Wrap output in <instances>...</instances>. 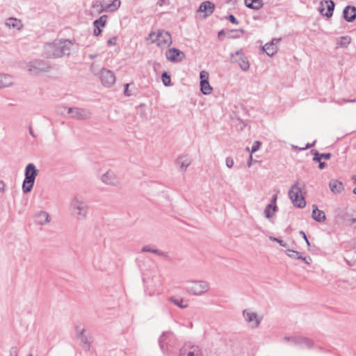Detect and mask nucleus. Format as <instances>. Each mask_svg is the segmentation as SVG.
<instances>
[{
  "mask_svg": "<svg viewBox=\"0 0 356 356\" xmlns=\"http://www.w3.org/2000/svg\"><path fill=\"white\" fill-rule=\"evenodd\" d=\"M214 8L215 5L209 1H207L202 2L200 4L198 10L200 12L206 13V15H207L213 13Z\"/></svg>",
  "mask_w": 356,
  "mask_h": 356,
  "instance_id": "b1692460",
  "label": "nucleus"
},
{
  "mask_svg": "<svg viewBox=\"0 0 356 356\" xmlns=\"http://www.w3.org/2000/svg\"><path fill=\"white\" fill-rule=\"evenodd\" d=\"M10 355L13 356H17V350L16 348H12L10 350Z\"/></svg>",
  "mask_w": 356,
  "mask_h": 356,
  "instance_id": "603ef678",
  "label": "nucleus"
},
{
  "mask_svg": "<svg viewBox=\"0 0 356 356\" xmlns=\"http://www.w3.org/2000/svg\"><path fill=\"white\" fill-rule=\"evenodd\" d=\"M6 24L10 28H17L19 26V22L15 18H9L7 19Z\"/></svg>",
  "mask_w": 356,
  "mask_h": 356,
  "instance_id": "e433bc0d",
  "label": "nucleus"
},
{
  "mask_svg": "<svg viewBox=\"0 0 356 356\" xmlns=\"http://www.w3.org/2000/svg\"><path fill=\"white\" fill-rule=\"evenodd\" d=\"M200 81L209 80V74L205 71L200 72Z\"/></svg>",
  "mask_w": 356,
  "mask_h": 356,
  "instance_id": "de8ad7c7",
  "label": "nucleus"
},
{
  "mask_svg": "<svg viewBox=\"0 0 356 356\" xmlns=\"http://www.w3.org/2000/svg\"><path fill=\"white\" fill-rule=\"evenodd\" d=\"M69 209L77 220H83L87 216L88 207L81 197L75 196L70 202Z\"/></svg>",
  "mask_w": 356,
  "mask_h": 356,
  "instance_id": "f03ea898",
  "label": "nucleus"
},
{
  "mask_svg": "<svg viewBox=\"0 0 356 356\" xmlns=\"http://www.w3.org/2000/svg\"><path fill=\"white\" fill-rule=\"evenodd\" d=\"M78 338L81 341V348L86 351H89L90 349L92 341L90 337L84 334V330H82L79 332L78 334Z\"/></svg>",
  "mask_w": 356,
  "mask_h": 356,
  "instance_id": "aec40b11",
  "label": "nucleus"
},
{
  "mask_svg": "<svg viewBox=\"0 0 356 356\" xmlns=\"http://www.w3.org/2000/svg\"><path fill=\"white\" fill-rule=\"evenodd\" d=\"M353 193L356 195V187H355L353 190Z\"/></svg>",
  "mask_w": 356,
  "mask_h": 356,
  "instance_id": "69168bd1",
  "label": "nucleus"
},
{
  "mask_svg": "<svg viewBox=\"0 0 356 356\" xmlns=\"http://www.w3.org/2000/svg\"><path fill=\"white\" fill-rule=\"evenodd\" d=\"M190 164L191 161L184 156H179L176 161V165L181 172H185Z\"/></svg>",
  "mask_w": 356,
  "mask_h": 356,
  "instance_id": "5701e85b",
  "label": "nucleus"
},
{
  "mask_svg": "<svg viewBox=\"0 0 356 356\" xmlns=\"http://www.w3.org/2000/svg\"><path fill=\"white\" fill-rule=\"evenodd\" d=\"M180 356H201L200 351L197 347H192L190 350L180 351Z\"/></svg>",
  "mask_w": 356,
  "mask_h": 356,
  "instance_id": "bb28decb",
  "label": "nucleus"
},
{
  "mask_svg": "<svg viewBox=\"0 0 356 356\" xmlns=\"http://www.w3.org/2000/svg\"><path fill=\"white\" fill-rule=\"evenodd\" d=\"M13 78L12 76L0 73V88H6L12 86Z\"/></svg>",
  "mask_w": 356,
  "mask_h": 356,
  "instance_id": "393cba45",
  "label": "nucleus"
},
{
  "mask_svg": "<svg viewBox=\"0 0 356 356\" xmlns=\"http://www.w3.org/2000/svg\"><path fill=\"white\" fill-rule=\"evenodd\" d=\"M186 291L194 296H202L210 289V284L204 280H189L186 282Z\"/></svg>",
  "mask_w": 356,
  "mask_h": 356,
  "instance_id": "7ed1b4c3",
  "label": "nucleus"
},
{
  "mask_svg": "<svg viewBox=\"0 0 356 356\" xmlns=\"http://www.w3.org/2000/svg\"><path fill=\"white\" fill-rule=\"evenodd\" d=\"M51 220L50 216L47 211H40L35 215V222L37 225H44Z\"/></svg>",
  "mask_w": 356,
  "mask_h": 356,
  "instance_id": "a211bd4d",
  "label": "nucleus"
},
{
  "mask_svg": "<svg viewBox=\"0 0 356 356\" xmlns=\"http://www.w3.org/2000/svg\"><path fill=\"white\" fill-rule=\"evenodd\" d=\"M315 141H314L312 143H308L305 147H303L302 149H309L313 146H314L315 145Z\"/></svg>",
  "mask_w": 356,
  "mask_h": 356,
  "instance_id": "864d4df0",
  "label": "nucleus"
},
{
  "mask_svg": "<svg viewBox=\"0 0 356 356\" xmlns=\"http://www.w3.org/2000/svg\"><path fill=\"white\" fill-rule=\"evenodd\" d=\"M243 315L245 321L248 323H254V325H252L253 328L257 327L261 321V318H259L255 312H251L248 309L243 310Z\"/></svg>",
  "mask_w": 356,
  "mask_h": 356,
  "instance_id": "dca6fc26",
  "label": "nucleus"
},
{
  "mask_svg": "<svg viewBox=\"0 0 356 356\" xmlns=\"http://www.w3.org/2000/svg\"><path fill=\"white\" fill-rule=\"evenodd\" d=\"M319 169L322 170L325 168V163L324 162L320 161L318 164Z\"/></svg>",
  "mask_w": 356,
  "mask_h": 356,
  "instance_id": "6e6d98bb",
  "label": "nucleus"
},
{
  "mask_svg": "<svg viewBox=\"0 0 356 356\" xmlns=\"http://www.w3.org/2000/svg\"><path fill=\"white\" fill-rule=\"evenodd\" d=\"M334 6V3L332 0L322 1L320 3L318 10L322 15L330 17L333 15Z\"/></svg>",
  "mask_w": 356,
  "mask_h": 356,
  "instance_id": "f8f14e48",
  "label": "nucleus"
},
{
  "mask_svg": "<svg viewBox=\"0 0 356 356\" xmlns=\"http://www.w3.org/2000/svg\"><path fill=\"white\" fill-rule=\"evenodd\" d=\"M280 40V38L273 39L270 42H267L262 47V50L269 56H274L277 51V44Z\"/></svg>",
  "mask_w": 356,
  "mask_h": 356,
  "instance_id": "f3484780",
  "label": "nucleus"
},
{
  "mask_svg": "<svg viewBox=\"0 0 356 356\" xmlns=\"http://www.w3.org/2000/svg\"><path fill=\"white\" fill-rule=\"evenodd\" d=\"M230 62L232 63H237L243 71H247L250 68L248 58L245 56L244 52L241 49L231 54Z\"/></svg>",
  "mask_w": 356,
  "mask_h": 356,
  "instance_id": "0eeeda50",
  "label": "nucleus"
},
{
  "mask_svg": "<svg viewBox=\"0 0 356 356\" xmlns=\"http://www.w3.org/2000/svg\"><path fill=\"white\" fill-rule=\"evenodd\" d=\"M329 187L334 194H339L344 188L343 183L337 179H331Z\"/></svg>",
  "mask_w": 356,
  "mask_h": 356,
  "instance_id": "412c9836",
  "label": "nucleus"
},
{
  "mask_svg": "<svg viewBox=\"0 0 356 356\" xmlns=\"http://www.w3.org/2000/svg\"><path fill=\"white\" fill-rule=\"evenodd\" d=\"M300 235L302 236V237L304 238V240L305 241L306 243H307V245L308 247H309L311 245L310 244V242L309 241L307 237V235L305 233L304 231H300L299 232Z\"/></svg>",
  "mask_w": 356,
  "mask_h": 356,
  "instance_id": "c03bdc74",
  "label": "nucleus"
},
{
  "mask_svg": "<svg viewBox=\"0 0 356 356\" xmlns=\"http://www.w3.org/2000/svg\"><path fill=\"white\" fill-rule=\"evenodd\" d=\"M301 259L302 261H303L305 264H310L312 261V259L310 257H302L301 255V258L300 259Z\"/></svg>",
  "mask_w": 356,
  "mask_h": 356,
  "instance_id": "49530a36",
  "label": "nucleus"
},
{
  "mask_svg": "<svg viewBox=\"0 0 356 356\" xmlns=\"http://www.w3.org/2000/svg\"><path fill=\"white\" fill-rule=\"evenodd\" d=\"M319 155L321 159H324L325 160H329L332 156V154L330 153H319Z\"/></svg>",
  "mask_w": 356,
  "mask_h": 356,
  "instance_id": "a18cd8bd",
  "label": "nucleus"
},
{
  "mask_svg": "<svg viewBox=\"0 0 356 356\" xmlns=\"http://www.w3.org/2000/svg\"><path fill=\"white\" fill-rule=\"evenodd\" d=\"M107 20V16L106 15H102L99 18L95 20L93 22L94 26H101L102 27L105 26L106 24Z\"/></svg>",
  "mask_w": 356,
  "mask_h": 356,
  "instance_id": "72a5a7b5",
  "label": "nucleus"
},
{
  "mask_svg": "<svg viewBox=\"0 0 356 356\" xmlns=\"http://www.w3.org/2000/svg\"><path fill=\"white\" fill-rule=\"evenodd\" d=\"M245 6L253 10H259L264 6L262 0H244Z\"/></svg>",
  "mask_w": 356,
  "mask_h": 356,
  "instance_id": "a878e982",
  "label": "nucleus"
},
{
  "mask_svg": "<svg viewBox=\"0 0 356 356\" xmlns=\"http://www.w3.org/2000/svg\"><path fill=\"white\" fill-rule=\"evenodd\" d=\"M101 2L99 1H96L93 5H92V7L93 8H95V7H98L99 5H100Z\"/></svg>",
  "mask_w": 356,
  "mask_h": 356,
  "instance_id": "052dcab7",
  "label": "nucleus"
},
{
  "mask_svg": "<svg viewBox=\"0 0 356 356\" xmlns=\"http://www.w3.org/2000/svg\"><path fill=\"white\" fill-rule=\"evenodd\" d=\"M141 252H152V253H154L155 254H157L159 256H162V257H166L167 256V254L164 252H162L158 249H154V248H152L149 246H144L142 250H141Z\"/></svg>",
  "mask_w": 356,
  "mask_h": 356,
  "instance_id": "7c9ffc66",
  "label": "nucleus"
},
{
  "mask_svg": "<svg viewBox=\"0 0 356 356\" xmlns=\"http://www.w3.org/2000/svg\"><path fill=\"white\" fill-rule=\"evenodd\" d=\"M162 81L164 86H171V79L170 76L165 72L162 74Z\"/></svg>",
  "mask_w": 356,
  "mask_h": 356,
  "instance_id": "c9c22d12",
  "label": "nucleus"
},
{
  "mask_svg": "<svg viewBox=\"0 0 356 356\" xmlns=\"http://www.w3.org/2000/svg\"><path fill=\"white\" fill-rule=\"evenodd\" d=\"M120 0H113L112 3L106 6V10L115 11L120 6Z\"/></svg>",
  "mask_w": 356,
  "mask_h": 356,
  "instance_id": "473e14b6",
  "label": "nucleus"
},
{
  "mask_svg": "<svg viewBox=\"0 0 356 356\" xmlns=\"http://www.w3.org/2000/svg\"><path fill=\"white\" fill-rule=\"evenodd\" d=\"M225 164L227 168H231L234 166V162L232 157H227L225 160Z\"/></svg>",
  "mask_w": 356,
  "mask_h": 356,
  "instance_id": "ea45409f",
  "label": "nucleus"
},
{
  "mask_svg": "<svg viewBox=\"0 0 356 356\" xmlns=\"http://www.w3.org/2000/svg\"><path fill=\"white\" fill-rule=\"evenodd\" d=\"M277 205H273V204H268L264 209V214L266 218H271L275 212L277 211Z\"/></svg>",
  "mask_w": 356,
  "mask_h": 356,
  "instance_id": "cd10ccee",
  "label": "nucleus"
},
{
  "mask_svg": "<svg viewBox=\"0 0 356 356\" xmlns=\"http://www.w3.org/2000/svg\"><path fill=\"white\" fill-rule=\"evenodd\" d=\"M343 15L347 22H353L356 18V8L353 6H347L343 9Z\"/></svg>",
  "mask_w": 356,
  "mask_h": 356,
  "instance_id": "6ab92c4d",
  "label": "nucleus"
},
{
  "mask_svg": "<svg viewBox=\"0 0 356 356\" xmlns=\"http://www.w3.org/2000/svg\"><path fill=\"white\" fill-rule=\"evenodd\" d=\"M95 29H94V35L95 36H98L101 33H102V29L99 28V26H94Z\"/></svg>",
  "mask_w": 356,
  "mask_h": 356,
  "instance_id": "3c124183",
  "label": "nucleus"
},
{
  "mask_svg": "<svg viewBox=\"0 0 356 356\" xmlns=\"http://www.w3.org/2000/svg\"><path fill=\"white\" fill-rule=\"evenodd\" d=\"M27 71L32 75H40L50 70L49 65L43 60H34L26 64Z\"/></svg>",
  "mask_w": 356,
  "mask_h": 356,
  "instance_id": "39448f33",
  "label": "nucleus"
},
{
  "mask_svg": "<svg viewBox=\"0 0 356 356\" xmlns=\"http://www.w3.org/2000/svg\"><path fill=\"white\" fill-rule=\"evenodd\" d=\"M74 42L70 40H55L44 45L43 56L47 58H56L64 55H70Z\"/></svg>",
  "mask_w": 356,
  "mask_h": 356,
  "instance_id": "f257e3e1",
  "label": "nucleus"
},
{
  "mask_svg": "<svg viewBox=\"0 0 356 356\" xmlns=\"http://www.w3.org/2000/svg\"><path fill=\"white\" fill-rule=\"evenodd\" d=\"M225 34V32H224V30H221L218 32V38H220L221 35H224Z\"/></svg>",
  "mask_w": 356,
  "mask_h": 356,
  "instance_id": "680f3d73",
  "label": "nucleus"
},
{
  "mask_svg": "<svg viewBox=\"0 0 356 356\" xmlns=\"http://www.w3.org/2000/svg\"><path fill=\"white\" fill-rule=\"evenodd\" d=\"M117 40H118V37L113 36L107 40V44L109 46L115 45L116 44Z\"/></svg>",
  "mask_w": 356,
  "mask_h": 356,
  "instance_id": "37998d69",
  "label": "nucleus"
},
{
  "mask_svg": "<svg viewBox=\"0 0 356 356\" xmlns=\"http://www.w3.org/2000/svg\"><path fill=\"white\" fill-rule=\"evenodd\" d=\"M26 356H33V355L32 354H29Z\"/></svg>",
  "mask_w": 356,
  "mask_h": 356,
  "instance_id": "774afa93",
  "label": "nucleus"
},
{
  "mask_svg": "<svg viewBox=\"0 0 356 356\" xmlns=\"http://www.w3.org/2000/svg\"><path fill=\"white\" fill-rule=\"evenodd\" d=\"M102 181L110 186H118L120 184V179L117 175L112 170H108L101 177Z\"/></svg>",
  "mask_w": 356,
  "mask_h": 356,
  "instance_id": "ddd939ff",
  "label": "nucleus"
},
{
  "mask_svg": "<svg viewBox=\"0 0 356 356\" xmlns=\"http://www.w3.org/2000/svg\"><path fill=\"white\" fill-rule=\"evenodd\" d=\"M347 102L355 103V102H356V99H342L338 101V103L339 104H341L343 103H347Z\"/></svg>",
  "mask_w": 356,
  "mask_h": 356,
  "instance_id": "09e8293b",
  "label": "nucleus"
},
{
  "mask_svg": "<svg viewBox=\"0 0 356 356\" xmlns=\"http://www.w3.org/2000/svg\"><path fill=\"white\" fill-rule=\"evenodd\" d=\"M67 113L76 120H87L91 117V113L88 110L81 108L69 107L67 108Z\"/></svg>",
  "mask_w": 356,
  "mask_h": 356,
  "instance_id": "9b49d317",
  "label": "nucleus"
},
{
  "mask_svg": "<svg viewBox=\"0 0 356 356\" xmlns=\"http://www.w3.org/2000/svg\"><path fill=\"white\" fill-rule=\"evenodd\" d=\"M276 200H277V195H274L272 197L271 203L273 205H276Z\"/></svg>",
  "mask_w": 356,
  "mask_h": 356,
  "instance_id": "5fc2aeb1",
  "label": "nucleus"
},
{
  "mask_svg": "<svg viewBox=\"0 0 356 356\" xmlns=\"http://www.w3.org/2000/svg\"><path fill=\"white\" fill-rule=\"evenodd\" d=\"M129 83H126L124 85V95L127 96V97H129L131 96L132 94L129 92Z\"/></svg>",
  "mask_w": 356,
  "mask_h": 356,
  "instance_id": "8fccbe9b",
  "label": "nucleus"
},
{
  "mask_svg": "<svg viewBox=\"0 0 356 356\" xmlns=\"http://www.w3.org/2000/svg\"><path fill=\"white\" fill-rule=\"evenodd\" d=\"M312 153L314 154L313 161L315 162H320L321 161V158L319 156V152L315 149L312 150Z\"/></svg>",
  "mask_w": 356,
  "mask_h": 356,
  "instance_id": "4c0bfd02",
  "label": "nucleus"
},
{
  "mask_svg": "<svg viewBox=\"0 0 356 356\" xmlns=\"http://www.w3.org/2000/svg\"><path fill=\"white\" fill-rule=\"evenodd\" d=\"M154 35L155 33H150L149 37L152 38ZM154 41H156L158 46L161 47H169L172 42L171 35L165 31H159L156 34V39L153 40Z\"/></svg>",
  "mask_w": 356,
  "mask_h": 356,
  "instance_id": "6e6552de",
  "label": "nucleus"
},
{
  "mask_svg": "<svg viewBox=\"0 0 356 356\" xmlns=\"http://www.w3.org/2000/svg\"><path fill=\"white\" fill-rule=\"evenodd\" d=\"M289 196L295 207L298 208H304L305 207L306 201L302 195V190L297 183L291 186L289 191Z\"/></svg>",
  "mask_w": 356,
  "mask_h": 356,
  "instance_id": "423d86ee",
  "label": "nucleus"
},
{
  "mask_svg": "<svg viewBox=\"0 0 356 356\" xmlns=\"http://www.w3.org/2000/svg\"><path fill=\"white\" fill-rule=\"evenodd\" d=\"M200 89L204 95H209L211 92L212 88L209 83V80L200 81Z\"/></svg>",
  "mask_w": 356,
  "mask_h": 356,
  "instance_id": "c85d7f7f",
  "label": "nucleus"
},
{
  "mask_svg": "<svg viewBox=\"0 0 356 356\" xmlns=\"http://www.w3.org/2000/svg\"><path fill=\"white\" fill-rule=\"evenodd\" d=\"M159 346L161 350L165 353L168 346H174L175 345V337L172 332H163L159 337Z\"/></svg>",
  "mask_w": 356,
  "mask_h": 356,
  "instance_id": "1a4fd4ad",
  "label": "nucleus"
},
{
  "mask_svg": "<svg viewBox=\"0 0 356 356\" xmlns=\"http://www.w3.org/2000/svg\"><path fill=\"white\" fill-rule=\"evenodd\" d=\"M29 134L33 137V138H35L36 136L33 133V129L31 127H29Z\"/></svg>",
  "mask_w": 356,
  "mask_h": 356,
  "instance_id": "13d9d810",
  "label": "nucleus"
},
{
  "mask_svg": "<svg viewBox=\"0 0 356 356\" xmlns=\"http://www.w3.org/2000/svg\"><path fill=\"white\" fill-rule=\"evenodd\" d=\"M252 154L250 155L249 161H248V166L250 167L252 165Z\"/></svg>",
  "mask_w": 356,
  "mask_h": 356,
  "instance_id": "4d7b16f0",
  "label": "nucleus"
},
{
  "mask_svg": "<svg viewBox=\"0 0 356 356\" xmlns=\"http://www.w3.org/2000/svg\"><path fill=\"white\" fill-rule=\"evenodd\" d=\"M37 175L38 170L35 165L28 164L25 168V178L22 184V190L24 193L31 191Z\"/></svg>",
  "mask_w": 356,
  "mask_h": 356,
  "instance_id": "20e7f679",
  "label": "nucleus"
},
{
  "mask_svg": "<svg viewBox=\"0 0 356 356\" xmlns=\"http://www.w3.org/2000/svg\"><path fill=\"white\" fill-rule=\"evenodd\" d=\"M102 83L107 87L111 86L115 81V77L112 71L102 69L99 74Z\"/></svg>",
  "mask_w": 356,
  "mask_h": 356,
  "instance_id": "4468645a",
  "label": "nucleus"
},
{
  "mask_svg": "<svg viewBox=\"0 0 356 356\" xmlns=\"http://www.w3.org/2000/svg\"><path fill=\"white\" fill-rule=\"evenodd\" d=\"M284 340L290 341L293 345L297 346L301 348H310L313 346V341L309 338L305 337H285Z\"/></svg>",
  "mask_w": 356,
  "mask_h": 356,
  "instance_id": "9d476101",
  "label": "nucleus"
},
{
  "mask_svg": "<svg viewBox=\"0 0 356 356\" xmlns=\"http://www.w3.org/2000/svg\"><path fill=\"white\" fill-rule=\"evenodd\" d=\"M165 56L168 60L174 63L180 62L185 57L184 52L176 48H171L166 51Z\"/></svg>",
  "mask_w": 356,
  "mask_h": 356,
  "instance_id": "2eb2a0df",
  "label": "nucleus"
},
{
  "mask_svg": "<svg viewBox=\"0 0 356 356\" xmlns=\"http://www.w3.org/2000/svg\"><path fill=\"white\" fill-rule=\"evenodd\" d=\"M4 183L2 181H0V191H3L4 190Z\"/></svg>",
  "mask_w": 356,
  "mask_h": 356,
  "instance_id": "bf43d9fd",
  "label": "nucleus"
},
{
  "mask_svg": "<svg viewBox=\"0 0 356 356\" xmlns=\"http://www.w3.org/2000/svg\"><path fill=\"white\" fill-rule=\"evenodd\" d=\"M96 56H97V54H90V57L92 59L95 58Z\"/></svg>",
  "mask_w": 356,
  "mask_h": 356,
  "instance_id": "e2e57ef3",
  "label": "nucleus"
},
{
  "mask_svg": "<svg viewBox=\"0 0 356 356\" xmlns=\"http://www.w3.org/2000/svg\"><path fill=\"white\" fill-rule=\"evenodd\" d=\"M163 0H160V1L158 2V4H159V6H162V5H163Z\"/></svg>",
  "mask_w": 356,
  "mask_h": 356,
  "instance_id": "0e129e2a",
  "label": "nucleus"
},
{
  "mask_svg": "<svg viewBox=\"0 0 356 356\" xmlns=\"http://www.w3.org/2000/svg\"><path fill=\"white\" fill-rule=\"evenodd\" d=\"M260 145H261V143L259 141H257V140L254 141L251 147V154L257 152L259 149Z\"/></svg>",
  "mask_w": 356,
  "mask_h": 356,
  "instance_id": "58836bf2",
  "label": "nucleus"
},
{
  "mask_svg": "<svg viewBox=\"0 0 356 356\" xmlns=\"http://www.w3.org/2000/svg\"><path fill=\"white\" fill-rule=\"evenodd\" d=\"M350 41H351L350 37L348 35H346V36L341 37L339 39L337 44L338 45V47H346L350 44Z\"/></svg>",
  "mask_w": 356,
  "mask_h": 356,
  "instance_id": "2f4dec72",
  "label": "nucleus"
},
{
  "mask_svg": "<svg viewBox=\"0 0 356 356\" xmlns=\"http://www.w3.org/2000/svg\"><path fill=\"white\" fill-rule=\"evenodd\" d=\"M312 218L319 222L325 220L326 217L323 211L319 210L316 205H313V211L312 213Z\"/></svg>",
  "mask_w": 356,
  "mask_h": 356,
  "instance_id": "4be33fe9",
  "label": "nucleus"
},
{
  "mask_svg": "<svg viewBox=\"0 0 356 356\" xmlns=\"http://www.w3.org/2000/svg\"><path fill=\"white\" fill-rule=\"evenodd\" d=\"M270 239L271 241H276L282 247H286V243H284L282 240L281 239H279L277 238H275V237H273V236H270Z\"/></svg>",
  "mask_w": 356,
  "mask_h": 356,
  "instance_id": "79ce46f5",
  "label": "nucleus"
},
{
  "mask_svg": "<svg viewBox=\"0 0 356 356\" xmlns=\"http://www.w3.org/2000/svg\"><path fill=\"white\" fill-rule=\"evenodd\" d=\"M168 300L181 309H184L188 307V304L184 300L183 298H175L174 297H170Z\"/></svg>",
  "mask_w": 356,
  "mask_h": 356,
  "instance_id": "c756f323",
  "label": "nucleus"
},
{
  "mask_svg": "<svg viewBox=\"0 0 356 356\" xmlns=\"http://www.w3.org/2000/svg\"><path fill=\"white\" fill-rule=\"evenodd\" d=\"M286 254L289 257L293 259H299L301 258V253L298 251H295L293 250H287Z\"/></svg>",
  "mask_w": 356,
  "mask_h": 356,
  "instance_id": "f704fd0d",
  "label": "nucleus"
},
{
  "mask_svg": "<svg viewBox=\"0 0 356 356\" xmlns=\"http://www.w3.org/2000/svg\"><path fill=\"white\" fill-rule=\"evenodd\" d=\"M355 181L356 183V175L354 177Z\"/></svg>",
  "mask_w": 356,
  "mask_h": 356,
  "instance_id": "338daca9",
  "label": "nucleus"
},
{
  "mask_svg": "<svg viewBox=\"0 0 356 356\" xmlns=\"http://www.w3.org/2000/svg\"><path fill=\"white\" fill-rule=\"evenodd\" d=\"M226 18L231 23H232L234 24H238V21L236 19V18L233 15H229Z\"/></svg>",
  "mask_w": 356,
  "mask_h": 356,
  "instance_id": "a19ab883",
  "label": "nucleus"
}]
</instances>
